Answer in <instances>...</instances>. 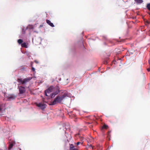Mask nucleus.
Returning <instances> with one entry per match:
<instances>
[{
	"label": "nucleus",
	"instance_id": "nucleus-1",
	"mask_svg": "<svg viewBox=\"0 0 150 150\" xmlns=\"http://www.w3.org/2000/svg\"><path fill=\"white\" fill-rule=\"evenodd\" d=\"M66 94L64 93L61 96H57L54 100L51 102V105H54L57 103H60L62 100L66 97Z\"/></svg>",
	"mask_w": 150,
	"mask_h": 150
},
{
	"label": "nucleus",
	"instance_id": "nucleus-2",
	"mask_svg": "<svg viewBox=\"0 0 150 150\" xmlns=\"http://www.w3.org/2000/svg\"><path fill=\"white\" fill-rule=\"evenodd\" d=\"M32 77H28L23 79V80L22 79H18L17 81L18 82L22 84H26L27 82L29 81L32 79Z\"/></svg>",
	"mask_w": 150,
	"mask_h": 150
},
{
	"label": "nucleus",
	"instance_id": "nucleus-3",
	"mask_svg": "<svg viewBox=\"0 0 150 150\" xmlns=\"http://www.w3.org/2000/svg\"><path fill=\"white\" fill-rule=\"evenodd\" d=\"M18 87L20 94H23L25 92V87L22 86H18Z\"/></svg>",
	"mask_w": 150,
	"mask_h": 150
},
{
	"label": "nucleus",
	"instance_id": "nucleus-4",
	"mask_svg": "<svg viewBox=\"0 0 150 150\" xmlns=\"http://www.w3.org/2000/svg\"><path fill=\"white\" fill-rule=\"evenodd\" d=\"M36 105L42 110L46 108V105L41 103H37Z\"/></svg>",
	"mask_w": 150,
	"mask_h": 150
},
{
	"label": "nucleus",
	"instance_id": "nucleus-5",
	"mask_svg": "<svg viewBox=\"0 0 150 150\" xmlns=\"http://www.w3.org/2000/svg\"><path fill=\"white\" fill-rule=\"evenodd\" d=\"M53 88L54 87L53 86H51L48 89L45 90V95L47 96H48V95H47V92L48 91H51V92L53 91Z\"/></svg>",
	"mask_w": 150,
	"mask_h": 150
},
{
	"label": "nucleus",
	"instance_id": "nucleus-6",
	"mask_svg": "<svg viewBox=\"0 0 150 150\" xmlns=\"http://www.w3.org/2000/svg\"><path fill=\"white\" fill-rule=\"evenodd\" d=\"M69 150H78L77 148H75L73 145L70 144L69 146Z\"/></svg>",
	"mask_w": 150,
	"mask_h": 150
},
{
	"label": "nucleus",
	"instance_id": "nucleus-7",
	"mask_svg": "<svg viewBox=\"0 0 150 150\" xmlns=\"http://www.w3.org/2000/svg\"><path fill=\"white\" fill-rule=\"evenodd\" d=\"M46 23L50 26L52 27H54V25L53 24V23L51 22V21L48 20H46Z\"/></svg>",
	"mask_w": 150,
	"mask_h": 150
},
{
	"label": "nucleus",
	"instance_id": "nucleus-8",
	"mask_svg": "<svg viewBox=\"0 0 150 150\" xmlns=\"http://www.w3.org/2000/svg\"><path fill=\"white\" fill-rule=\"evenodd\" d=\"M16 96L15 95H12L8 97V98L9 99H14L16 98Z\"/></svg>",
	"mask_w": 150,
	"mask_h": 150
},
{
	"label": "nucleus",
	"instance_id": "nucleus-9",
	"mask_svg": "<svg viewBox=\"0 0 150 150\" xmlns=\"http://www.w3.org/2000/svg\"><path fill=\"white\" fill-rule=\"evenodd\" d=\"M134 1L137 3L139 4H141L143 2V0H134Z\"/></svg>",
	"mask_w": 150,
	"mask_h": 150
},
{
	"label": "nucleus",
	"instance_id": "nucleus-10",
	"mask_svg": "<svg viewBox=\"0 0 150 150\" xmlns=\"http://www.w3.org/2000/svg\"><path fill=\"white\" fill-rule=\"evenodd\" d=\"M21 45L22 47H24L26 48L27 47V46L26 43L25 42H23V43H22Z\"/></svg>",
	"mask_w": 150,
	"mask_h": 150
},
{
	"label": "nucleus",
	"instance_id": "nucleus-11",
	"mask_svg": "<svg viewBox=\"0 0 150 150\" xmlns=\"http://www.w3.org/2000/svg\"><path fill=\"white\" fill-rule=\"evenodd\" d=\"M57 94V93H52L51 95V97L52 98L54 97V96Z\"/></svg>",
	"mask_w": 150,
	"mask_h": 150
},
{
	"label": "nucleus",
	"instance_id": "nucleus-12",
	"mask_svg": "<svg viewBox=\"0 0 150 150\" xmlns=\"http://www.w3.org/2000/svg\"><path fill=\"white\" fill-rule=\"evenodd\" d=\"M146 8L149 11H150V3L148 4H147Z\"/></svg>",
	"mask_w": 150,
	"mask_h": 150
},
{
	"label": "nucleus",
	"instance_id": "nucleus-13",
	"mask_svg": "<svg viewBox=\"0 0 150 150\" xmlns=\"http://www.w3.org/2000/svg\"><path fill=\"white\" fill-rule=\"evenodd\" d=\"M108 127V126L107 125H105V124L103 125V126L102 127V128L103 129H107Z\"/></svg>",
	"mask_w": 150,
	"mask_h": 150
},
{
	"label": "nucleus",
	"instance_id": "nucleus-14",
	"mask_svg": "<svg viewBox=\"0 0 150 150\" xmlns=\"http://www.w3.org/2000/svg\"><path fill=\"white\" fill-rule=\"evenodd\" d=\"M13 144H10L8 146V149H11L12 148V147H13Z\"/></svg>",
	"mask_w": 150,
	"mask_h": 150
},
{
	"label": "nucleus",
	"instance_id": "nucleus-15",
	"mask_svg": "<svg viewBox=\"0 0 150 150\" xmlns=\"http://www.w3.org/2000/svg\"><path fill=\"white\" fill-rule=\"evenodd\" d=\"M23 42V41L21 39H20L18 40V42L19 44H21Z\"/></svg>",
	"mask_w": 150,
	"mask_h": 150
},
{
	"label": "nucleus",
	"instance_id": "nucleus-16",
	"mask_svg": "<svg viewBox=\"0 0 150 150\" xmlns=\"http://www.w3.org/2000/svg\"><path fill=\"white\" fill-rule=\"evenodd\" d=\"M28 28L30 29H33L34 28L33 26L32 25H29Z\"/></svg>",
	"mask_w": 150,
	"mask_h": 150
},
{
	"label": "nucleus",
	"instance_id": "nucleus-17",
	"mask_svg": "<svg viewBox=\"0 0 150 150\" xmlns=\"http://www.w3.org/2000/svg\"><path fill=\"white\" fill-rule=\"evenodd\" d=\"M25 69L24 67H21V68H20L19 69L21 70H23Z\"/></svg>",
	"mask_w": 150,
	"mask_h": 150
},
{
	"label": "nucleus",
	"instance_id": "nucleus-18",
	"mask_svg": "<svg viewBox=\"0 0 150 150\" xmlns=\"http://www.w3.org/2000/svg\"><path fill=\"white\" fill-rule=\"evenodd\" d=\"M145 22L146 25V23H147V24H149L150 23L149 22V21H146V22Z\"/></svg>",
	"mask_w": 150,
	"mask_h": 150
},
{
	"label": "nucleus",
	"instance_id": "nucleus-19",
	"mask_svg": "<svg viewBox=\"0 0 150 150\" xmlns=\"http://www.w3.org/2000/svg\"><path fill=\"white\" fill-rule=\"evenodd\" d=\"M150 66L149 68L147 69V70L148 71H150V64L149 63Z\"/></svg>",
	"mask_w": 150,
	"mask_h": 150
},
{
	"label": "nucleus",
	"instance_id": "nucleus-20",
	"mask_svg": "<svg viewBox=\"0 0 150 150\" xmlns=\"http://www.w3.org/2000/svg\"><path fill=\"white\" fill-rule=\"evenodd\" d=\"M1 104H0V111H1L2 110V108H1Z\"/></svg>",
	"mask_w": 150,
	"mask_h": 150
},
{
	"label": "nucleus",
	"instance_id": "nucleus-21",
	"mask_svg": "<svg viewBox=\"0 0 150 150\" xmlns=\"http://www.w3.org/2000/svg\"><path fill=\"white\" fill-rule=\"evenodd\" d=\"M32 70L33 71H35V68L33 67H32Z\"/></svg>",
	"mask_w": 150,
	"mask_h": 150
},
{
	"label": "nucleus",
	"instance_id": "nucleus-22",
	"mask_svg": "<svg viewBox=\"0 0 150 150\" xmlns=\"http://www.w3.org/2000/svg\"><path fill=\"white\" fill-rule=\"evenodd\" d=\"M93 119L94 120H95L96 118L94 116H93Z\"/></svg>",
	"mask_w": 150,
	"mask_h": 150
},
{
	"label": "nucleus",
	"instance_id": "nucleus-23",
	"mask_svg": "<svg viewBox=\"0 0 150 150\" xmlns=\"http://www.w3.org/2000/svg\"><path fill=\"white\" fill-rule=\"evenodd\" d=\"M80 142H78L77 143H76V144L77 145H79L80 143Z\"/></svg>",
	"mask_w": 150,
	"mask_h": 150
},
{
	"label": "nucleus",
	"instance_id": "nucleus-24",
	"mask_svg": "<svg viewBox=\"0 0 150 150\" xmlns=\"http://www.w3.org/2000/svg\"><path fill=\"white\" fill-rule=\"evenodd\" d=\"M50 92H51V91H48L47 92V93H49Z\"/></svg>",
	"mask_w": 150,
	"mask_h": 150
},
{
	"label": "nucleus",
	"instance_id": "nucleus-25",
	"mask_svg": "<svg viewBox=\"0 0 150 150\" xmlns=\"http://www.w3.org/2000/svg\"><path fill=\"white\" fill-rule=\"evenodd\" d=\"M34 62H35V63H37V64L38 63V61H36V60H35V61H34Z\"/></svg>",
	"mask_w": 150,
	"mask_h": 150
},
{
	"label": "nucleus",
	"instance_id": "nucleus-26",
	"mask_svg": "<svg viewBox=\"0 0 150 150\" xmlns=\"http://www.w3.org/2000/svg\"><path fill=\"white\" fill-rule=\"evenodd\" d=\"M89 127L90 128H92L93 127V126L92 125H90Z\"/></svg>",
	"mask_w": 150,
	"mask_h": 150
},
{
	"label": "nucleus",
	"instance_id": "nucleus-27",
	"mask_svg": "<svg viewBox=\"0 0 150 150\" xmlns=\"http://www.w3.org/2000/svg\"><path fill=\"white\" fill-rule=\"evenodd\" d=\"M89 147H90V148H92L93 149V147H92V146L91 145H90V146H89Z\"/></svg>",
	"mask_w": 150,
	"mask_h": 150
},
{
	"label": "nucleus",
	"instance_id": "nucleus-28",
	"mask_svg": "<svg viewBox=\"0 0 150 150\" xmlns=\"http://www.w3.org/2000/svg\"><path fill=\"white\" fill-rule=\"evenodd\" d=\"M42 25H40V27H42Z\"/></svg>",
	"mask_w": 150,
	"mask_h": 150
},
{
	"label": "nucleus",
	"instance_id": "nucleus-29",
	"mask_svg": "<svg viewBox=\"0 0 150 150\" xmlns=\"http://www.w3.org/2000/svg\"><path fill=\"white\" fill-rule=\"evenodd\" d=\"M87 123L88 124H89L90 123L89 122H87Z\"/></svg>",
	"mask_w": 150,
	"mask_h": 150
},
{
	"label": "nucleus",
	"instance_id": "nucleus-30",
	"mask_svg": "<svg viewBox=\"0 0 150 150\" xmlns=\"http://www.w3.org/2000/svg\"><path fill=\"white\" fill-rule=\"evenodd\" d=\"M149 14L150 15V13H149Z\"/></svg>",
	"mask_w": 150,
	"mask_h": 150
}]
</instances>
